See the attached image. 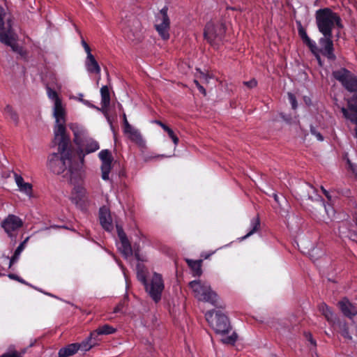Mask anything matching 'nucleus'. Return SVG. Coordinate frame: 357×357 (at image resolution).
I'll return each mask as SVG.
<instances>
[{"mask_svg": "<svg viewBox=\"0 0 357 357\" xmlns=\"http://www.w3.org/2000/svg\"><path fill=\"white\" fill-rule=\"evenodd\" d=\"M54 143L58 146V153H52L48 158V167L56 174H63V176L70 181L71 183L75 184L79 182L81 178V164L73 162V150L70 137H68V144L63 150L59 144Z\"/></svg>", "mask_w": 357, "mask_h": 357, "instance_id": "1", "label": "nucleus"}, {"mask_svg": "<svg viewBox=\"0 0 357 357\" xmlns=\"http://www.w3.org/2000/svg\"><path fill=\"white\" fill-rule=\"evenodd\" d=\"M316 24L319 31L323 36H330L333 29H342L340 15L329 8H320L315 13Z\"/></svg>", "mask_w": 357, "mask_h": 357, "instance_id": "2", "label": "nucleus"}, {"mask_svg": "<svg viewBox=\"0 0 357 357\" xmlns=\"http://www.w3.org/2000/svg\"><path fill=\"white\" fill-rule=\"evenodd\" d=\"M74 134V143L77 146V156L82 165L86 155L93 153L99 149L100 146L97 141L85 135V131L79 128H72Z\"/></svg>", "mask_w": 357, "mask_h": 357, "instance_id": "3", "label": "nucleus"}, {"mask_svg": "<svg viewBox=\"0 0 357 357\" xmlns=\"http://www.w3.org/2000/svg\"><path fill=\"white\" fill-rule=\"evenodd\" d=\"M54 116L56 119V126L54 129V142L59 144L61 149H64L68 144V135L66 134L65 126V110L61 100L55 101L54 106Z\"/></svg>", "mask_w": 357, "mask_h": 357, "instance_id": "4", "label": "nucleus"}, {"mask_svg": "<svg viewBox=\"0 0 357 357\" xmlns=\"http://www.w3.org/2000/svg\"><path fill=\"white\" fill-rule=\"evenodd\" d=\"M189 287L199 301L210 303L216 307H222L218 302V294L211 289L210 284L207 282L193 280L190 282Z\"/></svg>", "mask_w": 357, "mask_h": 357, "instance_id": "5", "label": "nucleus"}, {"mask_svg": "<svg viewBox=\"0 0 357 357\" xmlns=\"http://www.w3.org/2000/svg\"><path fill=\"white\" fill-rule=\"evenodd\" d=\"M205 318L209 326L217 334L226 335L231 330L228 317L220 310L207 311L205 314Z\"/></svg>", "mask_w": 357, "mask_h": 357, "instance_id": "6", "label": "nucleus"}, {"mask_svg": "<svg viewBox=\"0 0 357 357\" xmlns=\"http://www.w3.org/2000/svg\"><path fill=\"white\" fill-rule=\"evenodd\" d=\"M226 32V26L224 23L215 24L208 22L204 29V38L213 48H218L220 42L222 40Z\"/></svg>", "mask_w": 357, "mask_h": 357, "instance_id": "7", "label": "nucleus"}, {"mask_svg": "<svg viewBox=\"0 0 357 357\" xmlns=\"http://www.w3.org/2000/svg\"><path fill=\"white\" fill-rule=\"evenodd\" d=\"M144 287L146 292L155 303L160 301L165 289L162 275L154 273L151 279L148 280Z\"/></svg>", "mask_w": 357, "mask_h": 357, "instance_id": "8", "label": "nucleus"}, {"mask_svg": "<svg viewBox=\"0 0 357 357\" xmlns=\"http://www.w3.org/2000/svg\"><path fill=\"white\" fill-rule=\"evenodd\" d=\"M333 77L350 92H357V77L345 68L333 72Z\"/></svg>", "mask_w": 357, "mask_h": 357, "instance_id": "9", "label": "nucleus"}, {"mask_svg": "<svg viewBox=\"0 0 357 357\" xmlns=\"http://www.w3.org/2000/svg\"><path fill=\"white\" fill-rule=\"evenodd\" d=\"M167 10L168 8L165 6L155 16L156 24L155 28L163 40L169 38L170 20L167 15Z\"/></svg>", "mask_w": 357, "mask_h": 357, "instance_id": "10", "label": "nucleus"}, {"mask_svg": "<svg viewBox=\"0 0 357 357\" xmlns=\"http://www.w3.org/2000/svg\"><path fill=\"white\" fill-rule=\"evenodd\" d=\"M333 34L330 36H323L319 40V47L317 45V50L311 51L312 54L321 52L324 56L330 61H335L336 56L334 53V45L333 40Z\"/></svg>", "mask_w": 357, "mask_h": 357, "instance_id": "11", "label": "nucleus"}, {"mask_svg": "<svg viewBox=\"0 0 357 357\" xmlns=\"http://www.w3.org/2000/svg\"><path fill=\"white\" fill-rule=\"evenodd\" d=\"M98 156L101 160V177L104 181L109 179V174L112 169V161L114 160L112 153L108 149H104L99 152Z\"/></svg>", "mask_w": 357, "mask_h": 357, "instance_id": "12", "label": "nucleus"}, {"mask_svg": "<svg viewBox=\"0 0 357 357\" xmlns=\"http://www.w3.org/2000/svg\"><path fill=\"white\" fill-rule=\"evenodd\" d=\"M23 226V222L20 218L15 215H9L1 222V227L5 231L10 235L12 231H16Z\"/></svg>", "mask_w": 357, "mask_h": 357, "instance_id": "13", "label": "nucleus"}, {"mask_svg": "<svg viewBox=\"0 0 357 357\" xmlns=\"http://www.w3.org/2000/svg\"><path fill=\"white\" fill-rule=\"evenodd\" d=\"M15 33L12 25H8L6 30L0 31V42L10 47L14 52H17L18 45L14 43Z\"/></svg>", "mask_w": 357, "mask_h": 357, "instance_id": "14", "label": "nucleus"}, {"mask_svg": "<svg viewBox=\"0 0 357 357\" xmlns=\"http://www.w3.org/2000/svg\"><path fill=\"white\" fill-rule=\"evenodd\" d=\"M337 305L342 314L349 319H352L357 314V305L350 302L346 297L340 301Z\"/></svg>", "mask_w": 357, "mask_h": 357, "instance_id": "15", "label": "nucleus"}, {"mask_svg": "<svg viewBox=\"0 0 357 357\" xmlns=\"http://www.w3.org/2000/svg\"><path fill=\"white\" fill-rule=\"evenodd\" d=\"M99 220L101 226L107 231H111L114 227L110 211L105 206H102L99 210Z\"/></svg>", "mask_w": 357, "mask_h": 357, "instance_id": "16", "label": "nucleus"}, {"mask_svg": "<svg viewBox=\"0 0 357 357\" xmlns=\"http://www.w3.org/2000/svg\"><path fill=\"white\" fill-rule=\"evenodd\" d=\"M349 110L342 107L341 112L346 119L354 118V120H357V95H354L353 97L348 102Z\"/></svg>", "mask_w": 357, "mask_h": 357, "instance_id": "17", "label": "nucleus"}, {"mask_svg": "<svg viewBox=\"0 0 357 357\" xmlns=\"http://www.w3.org/2000/svg\"><path fill=\"white\" fill-rule=\"evenodd\" d=\"M298 32L303 43L308 47L310 51L317 50L316 43L307 36L305 29L303 27L301 22H298Z\"/></svg>", "mask_w": 357, "mask_h": 357, "instance_id": "18", "label": "nucleus"}, {"mask_svg": "<svg viewBox=\"0 0 357 357\" xmlns=\"http://www.w3.org/2000/svg\"><path fill=\"white\" fill-rule=\"evenodd\" d=\"M116 331V329L109 324H104L100 326L95 331L91 332V337H95L98 340L99 335H107L113 334Z\"/></svg>", "mask_w": 357, "mask_h": 357, "instance_id": "19", "label": "nucleus"}, {"mask_svg": "<svg viewBox=\"0 0 357 357\" xmlns=\"http://www.w3.org/2000/svg\"><path fill=\"white\" fill-rule=\"evenodd\" d=\"M85 66L89 73H100V67L93 54H90L89 57H86Z\"/></svg>", "mask_w": 357, "mask_h": 357, "instance_id": "20", "label": "nucleus"}, {"mask_svg": "<svg viewBox=\"0 0 357 357\" xmlns=\"http://www.w3.org/2000/svg\"><path fill=\"white\" fill-rule=\"evenodd\" d=\"M319 311L321 313L323 316L326 318L328 323L335 324V317L332 311V310L325 303H321L318 306Z\"/></svg>", "mask_w": 357, "mask_h": 357, "instance_id": "21", "label": "nucleus"}, {"mask_svg": "<svg viewBox=\"0 0 357 357\" xmlns=\"http://www.w3.org/2000/svg\"><path fill=\"white\" fill-rule=\"evenodd\" d=\"M77 351H79V346L75 343H73L61 348L58 355L59 357H69L74 355Z\"/></svg>", "mask_w": 357, "mask_h": 357, "instance_id": "22", "label": "nucleus"}, {"mask_svg": "<svg viewBox=\"0 0 357 357\" xmlns=\"http://www.w3.org/2000/svg\"><path fill=\"white\" fill-rule=\"evenodd\" d=\"M98 340H96L95 337H91V333L89 337L87 339L82 341L81 343L75 344L79 346V350L87 351L97 344Z\"/></svg>", "mask_w": 357, "mask_h": 357, "instance_id": "23", "label": "nucleus"}, {"mask_svg": "<svg viewBox=\"0 0 357 357\" xmlns=\"http://www.w3.org/2000/svg\"><path fill=\"white\" fill-rule=\"evenodd\" d=\"M186 262L188 266L192 269L193 272V276H200L202 273V259L192 260L186 259Z\"/></svg>", "mask_w": 357, "mask_h": 357, "instance_id": "24", "label": "nucleus"}, {"mask_svg": "<svg viewBox=\"0 0 357 357\" xmlns=\"http://www.w3.org/2000/svg\"><path fill=\"white\" fill-rule=\"evenodd\" d=\"M137 278L144 285L149 280L147 279L148 271L144 265L138 264L136 266Z\"/></svg>", "mask_w": 357, "mask_h": 357, "instance_id": "25", "label": "nucleus"}, {"mask_svg": "<svg viewBox=\"0 0 357 357\" xmlns=\"http://www.w3.org/2000/svg\"><path fill=\"white\" fill-rule=\"evenodd\" d=\"M101 105L103 108H107L110 105V93L107 86L100 89Z\"/></svg>", "mask_w": 357, "mask_h": 357, "instance_id": "26", "label": "nucleus"}, {"mask_svg": "<svg viewBox=\"0 0 357 357\" xmlns=\"http://www.w3.org/2000/svg\"><path fill=\"white\" fill-rule=\"evenodd\" d=\"M3 114L9 117L16 125L19 122V116L17 112L10 105H7L3 110Z\"/></svg>", "mask_w": 357, "mask_h": 357, "instance_id": "27", "label": "nucleus"}, {"mask_svg": "<svg viewBox=\"0 0 357 357\" xmlns=\"http://www.w3.org/2000/svg\"><path fill=\"white\" fill-rule=\"evenodd\" d=\"M124 133L127 135L129 139L137 144H141L142 142V137L139 132L131 127V129L128 131H124Z\"/></svg>", "mask_w": 357, "mask_h": 357, "instance_id": "28", "label": "nucleus"}, {"mask_svg": "<svg viewBox=\"0 0 357 357\" xmlns=\"http://www.w3.org/2000/svg\"><path fill=\"white\" fill-rule=\"evenodd\" d=\"M337 325L339 328V331L342 336L346 339L351 340L352 337L349 333V326L346 321H342L337 320Z\"/></svg>", "mask_w": 357, "mask_h": 357, "instance_id": "29", "label": "nucleus"}, {"mask_svg": "<svg viewBox=\"0 0 357 357\" xmlns=\"http://www.w3.org/2000/svg\"><path fill=\"white\" fill-rule=\"evenodd\" d=\"M251 229L248 231V233L243 238V239H245L250 236L252 235L254 233L257 232L260 228V219L259 215L255 218H253L250 222Z\"/></svg>", "mask_w": 357, "mask_h": 357, "instance_id": "30", "label": "nucleus"}, {"mask_svg": "<svg viewBox=\"0 0 357 357\" xmlns=\"http://www.w3.org/2000/svg\"><path fill=\"white\" fill-rule=\"evenodd\" d=\"M119 250H120L121 254L125 257H128L132 255L131 245L128 240L126 241L124 239L123 241L121 242V247L119 248Z\"/></svg>", "mask_w": 357, "mask_h": 357, "instance_id": "31", "label": "nucleus"}, {"mask_svg": "<svg viewBox=\"0 0 357 357\" xmlns=\"http://www.w3.org/2000/svg\"><path fill=\"white\" fill-rule=\"evenodd\" d=\"M3 8L0 6V31H3L6 29L8 25L13 26V22L11 19H7L6 22L3 21Z\"/></svg>", "mask_w": 357, "mask_h": 357, "instance_id": "32", "label": "nucleus"}, {"mask_svg": "<svg viewBox=\"0 0 357 357\" xmlns=\"http://www.w3.org/2000/svg\"><path fill=\"white\" fill-rule=\"evenodd\" d=\"M237 340V334L234 332L231 335L226 337L222 340L223 343L227 344H234Z\"/></svg>", "mask_w": 357, "mask_h": 357, "instance_id": "33", "label": "nucleus"}, {"mask_svg": "<svg viewBox=\"0 0 357 357\" xmlns=\"http://www.w3.org/2000/svg\"><path fill=\"white\" fill-rule=\"evenodd\" d=\"M344 158L348 165V170L351 171L357 177V165L352 163L349 158H347V155L344 156Z\"/></svg>", "mask_w": 357, "mask_h": 357, "instance_id": "34", "label": "nucleus"}, {"mask_svg": "<svg viewBox=\"0 0 357 357\" xmlns=\"http://www.w3.org/2000/svg\"><path fill=\"white\" fill-rule=\"evenodd\" d=\"M24 250L22 249L21 247L18 246L16 250H15V252L13 254V255L12 256L10 260V265L11 266L13 264L15 263L18 259H19V257L20 255V254L22 253V252Z\"/></svg>", "mask_w": 357, "mask_h": 357, "instance_id": "35", "label": "nucleus"}, {"mask_svg": "<svg viewBox=\"0 0 357 357\" xmlns=\"http://www.w3.org/2000/svg\"><path fill=\"white\" fill-rule=\"evenodd\" d=\"M47 93L48 98L51 100H53L54 102L57 101V100H61L56 91L51 89L50 87L47 88Z\"/></svg>", "mask_w": 357, "mask_h": 357, "instance_id": "36", "label": "nucleus"}, {"mask_svg": "<svg viewBox=\"0 0 357 357\" xmlns=\"http://www.w3.org/2000/svg\"><path fill=\"white\" fill-rule=\"evenodd\" d=\"M20 190L26 193V195H29L32 191V185L29 183H24L21 187L19 188Z\"/></svg>", "mask_w": 357, "mask_h": 357, "instance_id": "37", "label": "nucleus"}, {"mask_svg": "<svg viewBox=\"0 0 357 357\" xmlns=\"http://www.w3.org/2000/svg\"><path fill=\"white\" fill-rule=\"evenodd\" d=\"M165 132L167 133V135L169 137V138L172 139V140L173 141L174 144L175 145H177L178 142H179V139H178V137L174 134V132L172 130V129L169 127L165 130Z\"/></svg>", "mask_w": 357, "mask_h": 357, "instance_id": "38", "label": "nucleus"}, {"mask_svg": "<svg viewBox=\"0 0 357 357\" xmlns=\"http://www.w3.org/2000/svg\"><path fill=\"white\" fill-rule=\"evenodd\" d=\"M0 357H22V356L19 351H17L16 350H13V351H8V352L3 354L2 355L0 356Z\"/></svg>", "mask_w": 357, "mask_h": 357, "instance_id": "39", "label": "nucleus"}, {"mask_svg": "<svg viewBox=\"0 0 357 357\" xmlns=\"http://www.w3.org/2000/svg\"><path fill=\"white\" fill-rule=\"evenodd\" d=\"M288 98L291 105L292 109H296L297 107V100L296 96L291 93H288Z\"/></svg>", "mask_w": 357, "mask_h": 357, "instance_id": "40", "label": "nucleus"}, {"mask_svg": "<svg viewBox=\"0 0 357 357\" xmlns=\"http://www.w3.org/2000/svg\"><path fill=\"white\" fill-rule=\"evenodd\" d=\"M310 132H311L312 135H313L317 137V139L319 141H323L324 140V137L321 135V134L320 132H317L314 127L310 126Z\"/></svg>", "mask_w": 357, "mask_h": 357, "instance_id": "41", "label": "nucleus"}, {"mask_svg": "<svg viewBox=\"0 0 357 357\" xmlns=\"http://www.w3.org/2000/svg\"><path fill=\"white\" fill-rule=\"evenodd\" d=\"M244 85H245L247 87L250 89H252L257 85V82L255 79H252L250 81L244 82Z\"/></svg>", "mask_w": 357, "mask_h": 357, "instance_id": "42", "label": "nucleus"}, {"mask_svg": "<svg viewBox=\"0 0 357 357\" xmlns=\"http://www.w3.org/2000/svg\"><path fill=\"white\" fill-rule=\"evenodd\" d=\"M118 236L119 237L121 242L123 241L124 239L126 241L128 240L126 233L123 231L122 229H118Z\"/></svg>", "mask_w": 357, "mask_h": 357, "instance_id": "43", "label": "nucleus"}, {"mask_svg": "<svg viewBox=\"0 0 357 357\" xmlns=\"http://www.w3.org/2000/svg\"><path fill=\"white\" fill-rule=\"evenodd\" d=\"M194 82H195L196 86L197 87L198 90L199 91V92L201 93H202L204 96H206V89L204 88V86H202L197 80H195Z\"/></svg>", "mask_w": 357, "mask_h": 357, "instance_id": "44", "label": "nucleus"}, {"mask_svg": "<svg viewBox=\"0 0 357 357\" xmlns=\"http://www.w3.org/2000/svg\"><path fill=\"white\" fill-rule=\"evenodd\" d=\"M8 277L11 279H13V280H15L22 284H27V283L21 278H20L18 275H15V274H13V273H10L8 275Z\"/></svg>", "mask_w": 357, "mask_h": 357, "instance_id": "45", "label": "nucleus"}, {"mask_svg": "<svg viewBox=\"0 0 357 357\" xmlns=\"http://www.w3.org/2000/svg\"><path fill=\"white\" fill-rule=\"evenodd\" d=\"M305 337L306 339L314 347H316V341L313 339L312 335L310 333H305Z\"/></svg>", "mask_w": 357, "mask_h": 357, "instance_id": "46", "label": "nucleus"}, {"mask_svg": "<svg viewBox=\"0 0 357 357\" xmlns=\"http://www.w3.org/2000/svg\"><path fill=\"white\" fill-rule=\"evenodd\" d=\"M15 182L18 186V188L21 187V185L24 183V178L17 174H15Z\"/></svg>", "mask_w": 357, "mask_h": 357, "instance_id": "47", "label": "nucleus"}, {"mask_svg": "<svg viewBox=\"0 0 357 357\" xmlns=\"http://www.w3.org/2000/svg\"><path fill=\"white\" fill-rule=\"evenodd\" d=\"M349 236L352 241L357 242V231L351 230L349 231Z\"/></svg>", "mask_w": 357, "mask_h": 357, "instance_id": "48", "label": "nucleus"}, {"mask_svg": "<svg viewBox=\"0 0 357 357\" xmlns=\"http://www.w3.org/2000/svg\"><path fill=\"white\" fill-rule=\"evenodd\" d=\"M154 123L160 126L165 131L169 128L168 126H167L160 120H155Z\"/></svg>", "mask_w": 357, "mask_h": 357, "instance_id": "49", "label": "nucleus"}, {"mask_svg": "<svg viewBox=\"0 0 357 357\" xmlns=\"http://www.w3.org/2000/svg\"><path fill=\"white\" fill-rule=\"evenodd\" d=\"M131 127L132 126L128 123V120L123 121V132L130 130Z\"/></svg>", "mask_w": 357, "mask_h": 357, "instance_id": "50", "label": "nucleus"}, {"mask_svg": "<svg viewBox=\"0 0 357 357\" xmlns=\"http://www.w3.org/2000/svg\"><path fill=\"white\" fill-rule=\"evenodd\" d=\"M320 54L321 52H317L316 54H313L314 55V56L316 57L319 66H322V61H321V59L320 57Z\"/></svg>", "mask_w": 357, "mask_h": 357, "instance_id": "51", "label": "nucleus"}, {"mask_svg": "<svg viewBox=\"0 0 357 357\" xmlns=\"http://www.w3.org/2000/svg\"><path fill=\"white\" fill-rule=\"evenodd\" d=\"M122 307H123V304L119 303V305H117L115 307V308L114 310V312H115V313L119 312L121 310Z\"/></svg>", "mask_w": 357, "mask_h": 357, "instance_id": "52", "label": "nucleus"}, {"mask_svg": "<svg viewBox=\"0 0 357 357\" xmlns=\"http://www.w3.org/2000/svg\"><path fill=\"white\" fill-rule=\"evenodd\" d=\"M84 49L85 52L87 54L86 57H89L90 54H92L91 52V48H90L89 45H86V47Z\"/></svg>", "mask_w": 357, "mask_h": 357, "instance_id": "53", "label": "nucleus"}, {"mask_svg": "<svg viewBox=\"0 0 357 357\" xmlns=\"http://www.w3.org/2000/svg\"><path fill=\"white\" fill-rule=\"evenodd\" d=\"M29 237H27V238H26V239H24L22 242H21V243H20V244L18 246L21 247V248H22V249H23V250H24V248H25V245H26V243H27V241H29Z\"/></svg>", "mask_w": 357, "mask_h": 357, "instance_id": "54", "label": "nucleus"}, {"mask_svg": "<svg viewBox=\"0 0 357 357\" xmlns=\"http://www.w3.org/2000/svg\"><path fill=\"white\" fill-rule=\"evenodd\" d=\"M348 119L356 125V128L355 129V136H356V137H357V119L354 120V118H351V119Z\"/></svg>", "mask_w": 357, "mask_h": 357, "instance_id": "55", "label": "nucleus"}, {"mask_svg": "<svg viewBox=\"0 0 357 357\" xmlns=\"http://www.w3.org/2000/svg\"><path fill=\"white\" fill-rule=\"evenodd\" d=\"M213 254V252H211V253H205V254H202V257H204L205 259H208Z\"/></svg>", "mask_w": 357, "mask_h": 357, "instance_id": "56", "label": "nucleus"}, {"mask_svg": "<svg viewBox=\"0 0 357 357\" xmlns=\"http://www.w3.org/2000/svg\"><path fill=\"white\" fill-rule=\"evenodd\" d=\"M321 190H322L323 192L324 193V195H326V197L328 199H330V198H331V197H330V195H329V192H328L327 190H326L323 187H321Z\"/></svg>", "mask_w": 357, "mask_h": 357, "instance_id": "57", "label": "nucleus"}, {"mask_svg": "<svg viewBox=\"0 0 357 357\" xmlns=\"http://www.w3.org/2000/svg\"><path fill=\"white\" fill-rule=\"evenodd\" d=\"M135 257L137 261H143V259H141L140 255L138 252L135 253Z\"/></svg>", "mask_w": 357, "mask_h": 357, "instance_id": "58", "label": "nucleus"}, {"mask_svg": "<svg viewBox=\"0 0 357 357\" xmlns=\"http://www.w3.org/2000/svg\"><path fill=\"white\" fill-rule=\"evenodd\" d=\"M273 198H274L275 201L277 203L280 204L278 195L277 194H275V193H274V194H273Z\"/></svg>", "mask_w": 357, "mask_h": 357, "instance_id": "59", "label": "nucleus"}, {"mask_svg": "<svg viewBox=\"0 0 357 357\" xmlns=\"http://www.w3.org/2000/svg\"><path fill=\"white\" fill-rule=\"evenodd\" d=\"M82 44L84 48L86 47V45H88L84 40H82Z\"/></svg>", "mask_w": 357, "mask_h": 357, "instance_id": "60", "label": "nucleus"}, {"mask_svg": "<svg viewBox=\"0 0 357 357\" xmlns=\"http://www.w3.org/2000/svg\"><path fill=\"white\" fill-rule=\"evenodd\" d=\"M123 121L127 120L126 115L125 114H123Z\"/></svg>", "mask_w": 357, "mask_h": 357, "instance_id": "61", "label": "nucleus"}, {"mask_svg": "<svg viewBox=\"0 0 357 357\" xmlns=\"http://www.w3.org/2000/svg\"><path fill=\"white\" fill-rule=\"evenodd\" d=\"M84 102L86 104V105H89V102L87 100H84Z\"/></svg>", "mask_w": 357, "mask_h": 357, "instance_id": "62", "label": "nucleus"}]
</instances>
